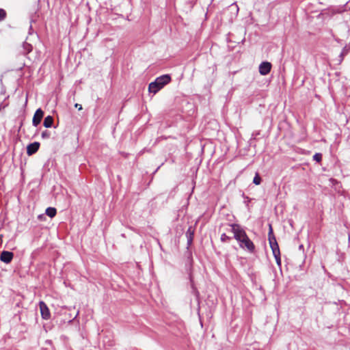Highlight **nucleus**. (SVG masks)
Returning <instances> with one entry per match:
<instances>
[{
    "label": "nucleus",
    "instance_id": "1",
    "mask_svg": "<svg viewBox=\"0 0 350 350\" xmlns=\"http://www.w3.org/2000/svg\"><path fill=\"white\" fill-rule=\"evenodd\" d=\"M230 226L231 231L234 234V238L239 242L240 247L253 253L255 250V246L245 231L239 224H231Z\"/></svg>",
    "mask_w": 350,
    "mask_h": 350
},
{
    "label": "nucleus",
    "instance_id": "2",
    "mask_svg": "<svg viewBox=\"0 0 350 350\" xmlns=\"http://www.w3.org/2000/svg\"><path fill=\"white\" fill-rule=\"evenodd\" d=\"M171 81L169 75H163L157 77L154 81L151 82L148 86V90L150 93L155 94L161 90L165 85L168 84Z\"/></svg>",
    "mask_w": 350,
    "mask_h": 350
},
{
    "label": "nucleus",
    "instance_id": "3",
    "mask_svg": "<svg viewBox=\"0 0 350 350\" xmlns=\"http://www.w3.org/2000/svg\"><path fill=\"white\" fill-rule=\"evenodd\" d=\"M39 306L42 317L46 320L49 319L51 314L46 304L44 301H40Z\"/></svg>",
    "mask_w": 350,
    "mask_h": 350
},
{
    "label": "nucleus",
    "instance_id": "4",
    "mask_svg": "<svg viewBox=\"0 0 350 350\" xmlns=\"http://www.w3.org/2000/svg\"><path fill=\"white\" fill-rule=\"evenodd\" d=\"M271 69V64L268 62H263L259 66V72L261 75H267Z\"/></svg>",
    "mask_w": 350,
    "mask_h": 350
},
{
    "label": "nucleus",
    "instance_id": "5",
    "mask_svg": "<svg viewBox=\"0 0 350 350\" xmlns=\"http://www.w3.org/2000/svg\"><path fill=\"white\" fill-rule=\"evenodd\" d=\"M44 116V112L41 109H38L33 117L32 124L34 126H37L41 122Z\"/></svg>",
    "mask_w": 350,
    "mask_h": 350
},
{
    "label": "nucleus",
    "instance_id": "6",
    "mask_svg": "<svg viewBox=\"0 0 350 350\" xmlns=\"http://www.w3.org/2000/svg\"><path fill=\"white\" fill-rule=\"evenodd\" d=\"M14 257V254L9 251H3L0 256V260L5 263H10Z\"/></svg>",
    "mask_w": 350,
    "mask_h": 350
},
{
    "label": "nucleus",
    "instance_id": "7",
    "mask_svg": "<svg viewBox=\"0 0 350 350\" xmlns=\"http://www.w3.org/2000/svg\"><path fill=\"white\" fill-rule=\"evenodd\" d=\"M40 144L38 142H33L30 144L27 147V153L28 155H31L36 153L39 149Z\"/></svg>",
    "mask_w": 350,
    "mask_h": 350
},
{
    "label": "nucleus",
    "instance_id": "8",
    "mask_svg": "<svg viewBox=\"0 0 350 350\" xmlns=\"http://www.w3.org/2000/svg\"><path fill=\"white\" fill-rule=\"evenodd\" d=\"M269 245H270V247L272 250V252L273 253H276L278 254V251H280V249H279V246H278V244L276 241V239L275 238L274 236H269Z\"/></svg>",
    "mask_w": 350,
    "mask_h": 350
},
{
    "label": "nucleus",
    "instance_id": "9",
    "mask_svg": "<svg viewBox=\"0 0 350 350\" xmlns=\"http://www.w3.org/2000/svg\"><path fill=\"white\" fill-rule=\"evenodd\" d=\"M194 231L192 230L191 227H189L186 232V236L187 238V244L190 245L193 241Z\"/></svg>",
    "mask_w": 350,
    "mask_h": 350
},
{
    "label": "nucleus",
    "instance_id": "10",
    "mask_svg": "<svg viewBox=\"0 0 350 350\" xmlns=\"http://www.w3.org/2000/svg\"><path fill=\"white\" fill-rule=\"evenodd\" d=\"M53 118L52 116H46L44 120V122H43V125L46 127V128H50L53 125Z\"/></svg>",
    "mask_w": 350,
    "mask_h": 350
},
{
    "label": "nucleus",
    "instance_id": "11",
    "mask_svg": "<svg viewBox=\"0 0 350 350\" xmlns=\"http://www.w3.org/2000/svg\"><path fill=\"white\" fill-rule=\"evenodd\" d=\"M56 213H57V211L55 208L49 207L46 209V214L51 218L55 217V215H56Z\"/></svg>",
    "mask_w": 350,
    "mask_h": 350
},
{
    "label": "nucleus",
    "instance_id": "12",
    "mask_svg": "<svg viewBox=\"0 0 350 350\" xmlns=\"http://www.w3.org/2000/svg\"><path fill=\"white\" fill-rule=\"evenodd\" d=\"M273 256L275 257L276 263L278 264V266H280L281 265V258H280V251H278V254L273 253Z\"/></svg>",
    "mask_w": 350,
    "mask_h": 350
},
{
    "label": "nucleus",
    "instance_id": "13",
    "mask_svg": "<svg viewBox=\"0 0 350 350\" xmlns=\"http://www.w3.org/2000/svg\"><path fill=\"white\" fill-rule=\"evenodd\" d=\"M253 183L256 185H258L260 184L261 183V178L260 177L259 174L258 173L256 174L254 179H253Z\"/></svg>",
    "mask_w": 350,
    "mask_h": 350
},
{
    "label": "nucleus",
    "instance_id": "14",
    "mask_svg": "<svg viewBox=\"0 0 350 350\" xmlns=\"http://www.w3.org/2000/svg\"><path fill=\"white\" fill-rule=\"evenodd\" d=\"M230 9H231L232 11H234L236 15L238 14L239 7L236 3H232L230 6Z\"/></svg>",
    "mask_w": 350,
    "mask_h": 350
},
{
    "label": "nucleus",
    "instance_id": "15",
    "mask_svg": "<svg viewBox=\"0 0 350 350\" xmlns=\"http://www.w3.org/2000/svg\"><path fill=\"white\" fill-rule=\"evenodd\" d=\"M23 48L27 53L31 52L32 50L31 45L26 42L23 44Z\"/></svg>",
    "mask_w": 350,
    "mask_h": 350
},
{
    "label": "nucleus",
    "instance_id": "16",
    "mask_svg": "<svg viewBox=\"0 0 350 350\" xmlns=\"http://www.w3.org/2000/svg\"><path fill=\"white\" fill-rule=\"evenodd\" d=\"M322 159V154L321 153H316L313 156V159L316 161L317 162H320Z\"/></svg>",
    "mask_w": 350,
    "mask_h": 350
},
{
    "label": "nucleus",
    "instance_id": "17",
    "mask_svg": "<svg viewBox=\"0 0 350 350\" xmlns=\"http://www.w3.org/2000/svg\"><path fill=\"white\" fill-rule=\"evenodd\" d=\"M42 138L43 139H49L51 136V133L48 131H44L42 133Z\"/></svg>",
    "mask_w": 350,
    "mask_h": 350
},
{
    "label": "nucleus",
    "instance_id": "18",
    "mask_svg": "<svg viewBox=\"0 0 350 350\" xmlns=\"http://www.w3.org/2000/svg\"><path fill=\"white\" fill-rule=\"evenodd\" d=\"M6 16V12L3 9L0 8V21L5 19Z\"/></svg>",
    "mask_w": 350,
    "mask_h": 350
},
{
    "label": "nucleus",
    "instance_id": "19",
    "mask_svg": "<svg viewBox=\"0 0 350 350\" xmlns=\"http://www.w3.org/2000/svg\"><path fill=\"white\" fill-rule=\"evenodd\" d=\"M230 238L227 236L225 233H223L221 235V241L223 242H226V241H228V240H230Z\"/></svg>",
    "mask_w": 350,
    "mask_h": 350
},
{
    "label": "nucleus",
    "instance_id": "20",
    "mask_svg": "<svg viewBox=\"0 0 350 350\" xmlns=\"http://www.w3.org/2000/svg\"><path fill=\"white\" fill-rule=\"evenodd\" d=\"M350 51V46H345L342 51V55H346Z\"/></svg>",
    "mask_w": 350,
    "mask_h": 350
},
{
    "label": "nucleus",
    "instance_id": "21",
    "mask_svg": "<svg viewBox=\"0 0 350 350\" xmlns=\"http://www.w3.org/2000/svg\"><path fill=\"white\" fill-rule=\"evenodd\" d=\"M269 236H271V237L274 236L273 234V229H272L271 225H269V230L268 237H269Z\"/></svg>",
    "mask_w": 350,
    "mask_h": 350
},
{
    "label": "nucleus",
    "instance_id": "22",
    "mask_svg": "<svg viewBox=\"0 0 350 350\" xmlns=\"http://www.w3.org/2000/svg\"><path fill=\"white\" fill-rule=\"evenodd\" d=\"M75 107L76 108H77L79 110H81V109H82V106H81V105H80V104L76 103V104H75Z\"/></svg>",
    "mask_w": 350,
    "mask_h": 350
},
{
    "label": "nucleus",
    "instance_id": "23",
    "mask_svg": "<svg viewBox=\"0 0 350 350\" xmlns=\"http://www.w3.org/2000/svg\"><path fill=\"white\" fill-rule=\"evenodd\" d=\"M302 247H303V245H301L299 246V248L301 249V248H302Z\"/></svg>",
    "mask_w": 350,
    "mask_h": 350
}]
</instances>
